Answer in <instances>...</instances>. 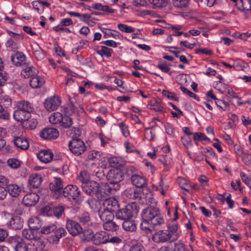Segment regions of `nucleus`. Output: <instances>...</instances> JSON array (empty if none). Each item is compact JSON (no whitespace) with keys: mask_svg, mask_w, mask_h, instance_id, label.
Returning a JSON list of instances; mask_svg holds the SVG:
<instances>
[{"mask_svg":"<svg viewBox=\"0 0 251 251\" xmlns=\"http://www.w3.org/2000/svg\"><path fill=\"white\" fill-rule=\"evenodd\" d=\"M11 60L13 64L16 66L23 67L27 62L26 61V56L22 52L17 51L11 56Z\"/></svg>","mask_w":251,"mask_h":251,"instance_id":"21","label":"nucleus"},{"mask_svg":"<svg viewBox=\"0 0 251 251\" xmlns=\"http://www.w3.org/2000/svg\"><path fill=\"white\" fill-rule=\"evenodd\" d=\"M12 136V141L17 148L23 150H26L28 149L29 143L27 138L23 135H13Z\"/></svg>","mask_w":251,"mask_h":251,"instance_id":"16","label":"nucleus"},{"mask_svg":"<svg viewBox=\"0 0 251 251\" xmlns=\"http://www.w3.org/2000/svg\"><path fill=\"white\" fill-rule=\"evenodd\" d=\"M124 171V174L127 177H132V175H136L135 174H134L136 171V169L132 166H129L125 167Z\"/></svg>","mask_w":251,"mask_h":251,"instance_id":"55","label":"nucleus"},{"mask_svg":"<svg viewBox=\"0 0 251 251\" xmlns=\"http://www.w3.org/2000/svg\"><path fill=\"white\" fill-rule=\"evenodd\" d=\"M37 156L41 162L48 163L52 159L53 155L50 150H42L39 152Z\"/></svg>","mask_w":251,"mask_h":251,"instance_id":"25","label":"nucleus"},{"mask_svg":"<svg viewBox=\"0 0 251 251\" xmlns=\"http://www.w3.org/2000/svg\"><path fill=\"white\" fill-rule=\"evenodd\" d=\"M173 251H189V250L183 243H176L175 244Z\"/></svg>","mask_w":251,"mask_h":251,"instance_id":"60","label":"nucleus"},{"mask_svg":"<svg viewBox=\"0 0 251 251\" xmlns=\"http://www.w3.org/2000/svg\"><path fill=\"white\" fill-rule=\"evenodd\" d=\"M30 242V247L32 248V250H36V251H41L44 250L45 247V243L42 239L36 237L33 240Z\"/></svg>","mask_w":251,"mask_h":251,"instance_id":"30","label":"nucleus"},{"mask_svg":"<svg viewBox=\"0 0 251 251\" xmlns=\"http://www.w3.org/2000/svg\"><path fill=\"white\" fill-rule=\"evenodd\" d=\"M139 212V206L135 202H130L126 205L124 207L119 208L115 213V217L117 219L123 221L131 219Z\"/></svg>","mask_w":251,"mask_h":251,"instance_id":"2","label":"nucleus"},{"mask_svg":"<svg viewBox=\"0 0 251 251\" xmlns=\"http://www.w3.org/2000/svg\"><path fill=\"white\" fill-rule=\"evenodd\" d=\"M102 203L97 201L96 199H90L87 201V202L90 207L95 210L96 208L94 207L93 205L95 204L96 205H100L101 206L104 207L107 210H110L113 213H116L118 208H119V204L118 201L113 198H106L103 200Z\"/></svg>","mask_w":251,"mask_h":251,"instance_id":"3","label":"nucleus"},{"mask_svg":"<svg viewBox=\"0 0 251 251\" xmlns=\"http://www.w3.org/2000/svg\"><path fill=\"white\" fill-rule=\"evenodd\" d=\"M69 147L71 152L75 155L82 154L86 149L83 141L77 138H73L70 141Z\"/></svg>","mask_w":251,"mask_h":251,"instance_id":"6","label":"nucleus"},{"mask_svg":"<svg viewBox=\"0 0 251 251\" xmlns=\"http://www.w3.org/2000/svg\"><path fill=\"white\" fill-rule=\"evenodd\" d=\"M238 9L244 12L246 18L250 17L251 11V0H240L236 4Z\"/></svg>","mask_w":251,"mask_h":251,"instance_id":"20","label":"nucleus"},{"mask_svg":"<svg viewBox=\"0 0 251 251\" xmlns=\"http://www.w3.org/2000/svg\"><path fill=\"white\" fill-rule=\"evenodd\" d=\"M53 213L55 217L60 218L64 212V207L62 205H58L54 207L53 209Z\"/></svg>","mask_w":251,"mask_h":251,"instance_id":"56","label":"nucleus"},{"mask_svg":"<svg viewBox=\"0 0 251 251\" xmlns=\"http://www.w3.org/2000/svg\"><path fill=\"white\" fill-rule=\"evenodd\" d=\"M118 27L121 31L126 33H132L135 30L132 27L123 24H118Z\"/></svg>","mask_w":251,"mask_h":251,"instance_id":"54","label":"nucleus"},{"mask_svg":"<svg viewBox=\"0 0 251 251\" xmlns=\"http://www.w3.org/2000/svg\"><path fill=\"white\" fill-rule=\"evenodd\" d=\"M129 251H145V250L141 244H136L132 245L130 247Z\"/></svg>","mask_w":251,"mask_h":251,"instance_id":"64","label":"nucleus"},{"mask_svg":"<svg viewBox=\"0 0 251 251\" xmlns=\"http://www.w3.org/2000/svg\"><path fill=\"white\" fill-rule=\"evenodd\" d=\"M125 195L129 198L137 200L140 204H144L145 201L148 197H145L144 194L140 190H134L131 188L126 189Z\"/></svg>","mask_w":251,"mask_h":251,"instance_id":"10","label":"nucleus"},{"mask_svg":"<svg viewBox=\"0 0 251 251\" xmlns=\"http://www.w3.org/2000/svg\"><path fill=\"white\" fill-rule=\"evenodd\" d=\"M39 196L36 193H31L25 195L23 199V203L26 206L34 205L39 201Z\"/></svg>","mask_w":251,"mask_h":251,"instance_id":"22","label":"nucleus"},{"mask_svg":"<svg viewBox=\"0 0 251 251\" xmlns=\"http://www.w3.org/2000/svg\"><path fill=\"white\" fill-rule=\"evenodd\" d=\"M103 224V228L107 231H116L118 228V226L112 221H105Z\"/></svg>","mask_w":251,"mask_h":251,"instance_id":"41","label":"nucleus"},{"mask_svg":"<svg viewBox=\"0 0 251 251\" xmlns=\"http://www.w3.org/2000/svg\"><path fill=\"white\" fill-rule=\"evenodd\" d=\"M145 204L148 206L144 208L141 213L143 223L140 225L142 230H150L149 227L144 226V224H148L153 226H160L164 223V219L160 213V210L156 206L155 200L151 197H148L145 201Z\"/></svg>","mask_w":251,"mask_h":251,"instance_id":"1","label":"nucleus"},{"mask_svg":"<svg viewBox=\"0 0 251 251\" xmlns=\"http://www.w3.org/2000/svg\"><path fill=\"white\" fill-rule=\"evenodd\" d=\"M9 184V179L4 176L0 175V187L7 188Z\"/></svg>","mask_w":251,"mask_h":251,"instance_id":"57","label":"nucleus"},{"mask_svg":"<svg viewBox=\"0 0 251 251\" xmlns=\"http://www.w3.org/2000/svg\"><path fill=\"white\" fill-rule=\"evenodd\" d=\"M8 75L5 71L0 72V86H3L8 79Z\"/></svg>","mask_w":251,"mask_h":251,"instance_id":"59","label":"nucleus"},{"mask_svg":"<svg viewBox=\"0 0 251 251\" xmlns=\"http://www.w3.org/2000/svg\"><path fill=\"white\" fill-rule=\"evenodd\" d=\"M22 187L16 184H10L7 187V193L13 197L19 196L22 191Z\"/></svg>","mask_w":251,"mask_h":251,"instance_id":"31","label":"nucleus"},{"mask_svg":"<svg viewBox=\"0 0 251 251\" xmlns=\"http://www.w3.org/2000/svg\"><path fill=\"white\" fill-rule=\"evenodd\" d=\"M100 157V153L99 151H92L88 155V159L91 160H98Z\"/></svg>","mask_w":251,"mask_h":251,"instance_id":"58","label":"nucleus"},{"mask_svg":"<svg viewBox=\"0 0 251 251\" xmlns=\"http://www.w3.org/2000/svg\"><path fill=\"white\" fill-rule=\"evenodd\" d=\"M131 181L132 184L137 187L143 188L147 185L146 179L139 175H132L131 177Z\"/></svg>","mask_w":251,"mask_h":251,"instance_id":"29","label":"nucleus"},{"mask_svg":"<svg viewBox=\"0 0 251 251\" xmlns=\"http://www.w3.org/2000/svg\"><path fill=\"white\" fill-rule=\"evenodd\" d=\"M39 135L44 139L54 140L58 137L59 132L55 128L48 127L43 129Z\"/></svg>","mask_w":251,"mask_h":251,"instance_id":"14","label":"nucleus"},{"mask_svg":"<svg viewBox=\"0 0 251 251\" xmlns=\"http://www.w3.org/2000/svg\"><path fill=\"white\" fill-rule=\"evenodd\" d=\"M123 173L119 170H110L106 176L109 183L117 190L120 188L119 183L123 179Z\"/></svg>","mask_w":251,"mask_h":251,"instance_id":"8","label":"nucleus"},{"mask_svg":"<svg viewBox=\"0 0 251 251\" xmlns=\"http://www.w3.org/2000/svg\"><path fill=\"white\" fill-rule=\"evenodd\" d=\"M31 116L30 114L26 113L25 112L20 110L17 108L13 113L14 119L18 122L23 123L25 121L29 118Z\"/></svg>","mask_w":251,"mask_h":251,"instance_id":"26","label":"nucleus"},{"mask_svg":"<svg viewBox=\"0 0 251 251\" xmlns=\"http://www.w3.org/2000/svg\"><path fill=\"white\" fill-rule=\"evenodd\" d=\"M54 233L55 237L59 240L62 237H64L67 234V232L64 228L62 227H56V229L54 231Z\"/></svg>","mask_w":251,"mask_h":251,"instance_id":"51","label":"nucleus"},{"mask_svg":"<svg viewBox=\"0 0 251 251\" xmlns=\"http://www.w3.org/2000/svg\"><path fill=\"white\" fill-rule=\"evenodd\" d=\"M189 4V0H173V5L177 8L184 9Z\"/></svg>","mask_w":251,"mask_h":251,"instance_id":"43","label":"nucleus"},{"mask_svg":"<svg viewBox=\"0 0 251 251\" xmlns=\"http://www.w3.org/2000/svg\"><path fill=\"white\" fill-rule=\"evenodd\" d=\"M56 225L55 224H50L41 227L40 232L41 234H49L54 232L56 229Z\"/></svg>","mask_w":251,"mask_h":251,"instance_id":"42","label":"nucleus"},{"mask_svg":"<svg viewBox=\"0 0 251 251\" xmlns=\"http://www.w3.org/2000/svg\"><path fill=\"white\" fill-rule=\"evenodd\" d=\"M215 103L222 110L226 111L227 110V108L228 107V104L227 102L222 101L221 100L217 99L215 101Z\"/></svg>","mask_w":251,"mask_h":251,"instance_id":"62","label":"nucleus"},{"mask_svg":"<svg viewBox=\"0 0 251 251\" xmlns=\"http://www.w3.org/2000/svg\"><path fill=\"white\" fill-rule=\"evenodd\" d=\"M63 120L62 114L58 112L52 113L49 117V121L52 124H60Z\"/></svg>","mask_w":251,"mask_h":251,"instance_id":"35","label":"nucleus"},{"mask_svg":"<svg viewBox=\"0 0 251 251\" xmlns=\"http://www.w3.org/2000/svg\"><path fill=\"white\" fill-rule=\"evenodd\" d=\"M154 8L165 7L168 3V0H149Z\"/></svg>","mask_w":251,"mask_h":251,"instance_id":"45","label":"nucleus"},{"mask_svg":"<svg viewBox=\"0 0 251 251\" xmlns=\"http://www.w3.org/2000/svg\"><path fill=\"white\" fill-rule=\"evenodd\" d=\"M117 190L112 185L107 183H99L97 197L100 200H104L114 191Z\"/></svg>","mask_w":251,"mask_h":251,"instance_id":"7","label":"nucleus"},{"mask_svg":"<svg viewBox=\"0 0 251 251\" xmlns=\"http://www.w3.org/2000/svg\"><path fill=\"white\" fill-rule=\"evenodd\" d=\"M89 175L86 171L81 172L78 176V180L82 183V184L88 183L89 181Z\"/></svg>","mask_w":251,"mask_h":251,"instance_id":"46","label":"nucleus"},{"mask_svg":"<svg viewBox=\"0 0 251 251\" xmlns=\"http://www.w3.org/2000/svg\"><path fill=\"white\" fill-rule=\"evenodd\" d=\"M120 158L117 157H112L108 159L110 165L113 168H118L121 167V163L119 162Z\"/></svg>","mask_w":251,"mask_h":251,"instance_id":"50","label":"nucleus"},{"mask_svg":"<svg viewBox=\"0 0 251 251\" xmlns=\"http://www.w3.org/2000/svg\"><path fill=\"white\" fill-rule=\"evenodd\" d=\"M61 125L65 127H69L73 124L72 119L68 116L63 117V120L61 122Z\"/></svg>","mask_w":251,"mask_h":251,"instance_id":"53","label":"nucleus"},{"mask_svg":"<svg viewBox=\"0 0 251 251\" xmlns=\"http://www.w3.org/2000/svg\"><path fill=\"white\" fill-rule=\"evenodd\" d=\"M50 190L54 192H60L63 187V181L59 177H54L50 183Z\"/></svg>","mask_w":251,"mask_h":251,"instance_id":"28","label":"nucleus"},{"mask_svg":"<svg viewBox=\"0 0 251 251\" xmlns=\"http://www.w3.org/2000/svg\"><path fill=\"white\" fill-rule=\"evenodd\" d=\"M169 65H168L166 62H161L157 65V68L164 73L169 74V75H172L173 72L170 71Z\"/></svg>","mask_w":251,"mask_h":251,"instance_id":"52","label":"nucleus"},{"mask_svg":"<svg viewBox=\"0 0 251 251\" xmlns=\"http://www.w3.org/2000/svg\"><path fill=\"white\" fill-rule=\"evenodd\" d=\"M98 213L100 219L103 222L113 220L114 217L113 212L106 209L100 205V208L98 209Z\"/></svg>","mask_w":251,"mask_h":251,"instance_id":"23","label":"nucleus"},{"mask_svg":"<svg viewBox=\"0 0 251 251\" xmlns=\"http://www.w3.org/2000/svg\"><path fill=\"white\" fill-rule=\"evenodd\" d=\"M28 225L29 227L34 230H38L42 227V222L37 217H33L28 220Z\"/></svg>","mask_w":251,"mask_h":251,"instance_id":"33","label":"nucleus"},{"mask_svg":"<svg viewBox=\"0 0 251 251\" xmlns=\"http://www.w3.org/2000/svg\"><path fill=\"white\" fill-rule=\"evenodd\" d=\"M17 108L28 114H30L34 110L32 103L26 100L18 101L17 103Z\"/></svg>","mask_w":251,"mask_h":251,"instance_id":"24","label":"nucleus"},{"mask_svg":"<svg viewBox=\"0 0 251 251\" xmlns=\"http://www.w3.org/2000/svg\"><path fill=\"white\" fill-rule=\"evenodd\" d=\"M8 34L11 36L6 42V46L11 50H17L20 47L19 39H23L24 36L21 34L14 33L11 31H7Z\"/></svg>","mask_w":251,"mask_h":251,"instance_id":"9","label":"nucleus"},{"mask_svg":"<svg viewBox=\"0 0 251 251\" xmlns=\"http://www.w3.org/2000/svg\"><path fill=\"white\" fill-rule=\"evenodd\" d=\"M77 220L82 225L87 224L91 221L90 214L87 212H83L77 216Z\"/></svg>","mask_w":251,"mask_h":251,"instance_id":"37","label":"nucleus"},{"mask_svg":"<svg viewBox=\"0 0 251 251\" xmlns=\"http://www.w3.org/2000/svg\"><path fill=\"white\" fill-rule=\"evenodd\" d=\"M122 226L124 229L127 231H134L136 229L134 222L130 219L124 220L122 224Z\"/></svg>","mask_w":251,"mask_h":251,"instance_id":"34","label":"nucleus"},{"mask_svg":"<svg viewBox=\"0 0 251 251\" xmlns=\"http://www.w3.org/2000/svg\"><path fill=\"white\" fill-rule=\"evenodd\" d=\"M3 215L7 220L6 224L8 227L13 230H20L24 225L23 220L19 216H13L12 214L7 212H4Z\"/></svg>","mask_w":251,"mask_h":251,"instance_id":"5","label":"nucleus"},{"mask_svg":"<svg viewBox=\"0 0 251 251\" xmlns=\"http://www.w3.org/2000/svg\"><path fill=\"white\" fill-rule=\"evenodd\" d=\"M8 241L14 246L15 251H29L32 250L30 242L26 243L20 236L16 235L11 236L8 238Z\"/></svg>","mask_w":251,"mask_h":251,"instance_id":"4","label":"nucleus"},{"mask_svg":"<svg viewBox=\"0 0 251 251\" xmlns=\"http://www.w3.org/2000/svg\"><path fill=\"white\" fill-rule=\"evenodd\" d=\"M12 104V100L7 95H1L0 96V105L2 107H8Z\"/></svg>","mask_w":251,"mask_h":251,"instance_id":"44","label":"nucleus"},{"mask_svg":"<svg viewBox=\"0 0 251 251\" xmlns=\"http://www.w3.org/2000/svg\"><path fill=\"white\" fill-rule=\"evenodd\" d=\"M80 191L76 185H69L63 190V195L68 200H76L79 197Z\"/></svg>","mask_w":251,"mask_h":251,"instance_id":"11","label":"nucleus"},{"mask_svg":"<svg viewBox=\"0 0 251 251\" xmlns=\"http://www.w3.org/2000/svg\"><path fill=\"white\" fill-rule=\"evenodd\" d=\"M172 237V234L167 230H159L152 237L153 240L156 243H163L168 241Z\"/></svg>","mask_w":251,"mask_h":251,"instance_id":"19","label":"nucleus"},{"mask_svg":"<svg viewBox=\"0 0 251 251\" xmlns=\"http://www.w3.org/2000/svg\"><path fill=\"white\" fill-rule=\"evenodd\" d=\"M168 231L170 232L171 234H172V238L173 240H176L178 238V234L176 233L177 231L178 227L177 225L174 224L168 226Z\"/></svg>","mask_w":251,"mask_h":251,"instance_id":"47","label":"nucleus"},{"mask_svg":"<svg viewBox=\"0 0 251 251\" xmlns=\"http://www.w3.org/2000/svg\"><path fill=\"white\" fill-rule=\"evenodd\" d=\"M65 227L69 233L72 236H76L81 233L82 228L80 225L75 221L68 219Z\"/></svg>","mask_w":251,"mask_h":251,"instance_id":"12","label":"nucleus"},{"mask_svg":"<svg viewBox=\"0 0 251 251\" xmlns=\"http://www.w3.org/2000/svg\"><path fill=\"white\" fill-rule=\"evenodd\" d=\"M37 124L36 119L30 117L22 123V126L25 128L33 129L36 127Z\"/></svg>","mask_w":251,"mask_h":251,"instance_id":"39","label":"nucleus"},{"mask_svg":"<svg viewBox=\"0 0 251 251\" xmlns=\"http://www.w3.org/2000/svg\"><path fill=\"white\" fill-rule=\"evenodd\" d=\"M61 102L60 97L54 96L45 100L44 103V107L48 111H52L57 108L60 105Z\"/></svg>","mask_w":251,"mask_h":251,"instance_id":"13","label":"nucleus"},{"mask_svg":"<svg viewBox=\"0 0 251 251\" xmlns=\"http://www.w3.org/2000/svg\"><path fill=\"white\" fill-rule=\"evenodd\" d=\"M81 186L82 190L87 195L92 196L95 195L97 197L99 183L95 181H90L87 183L81 184Z\"/></svg>","mask_w":251,"mask_h":251,"instance_id":"17","label":"nucleus"},{"mask_svg":"<svg viewBox=\"0 0 251 251\" xmlns=\"http://www.w3.org/2000/svg\"><path fill=\"white\" fill-rule=\"evenodd\" d=\"M45 79L43 77L37 75L30 78L29 84L33 88H37L42 86L45 83Z\"/></svg>","mask_w":251,"mask_h":251,"instance_id":"32","label":"nucleus"},{"mask_svg":"<svg viewBox=\"0 0 251 251\" xmlns=\"http://www.w3.org/2000/svg\"><path fill=\"white\" fill-rule=\"evenodd\" d=\"M22 67L21 75L25 78H31L38 75V70L30 62H27Z\"/></svg>","mask_w":251,"mask_h":251,"instance_id":"15","label":"nucleus"},{"mask_svg":"<svg viewBox=\"0 0 251 251\" xmlns=\"http://www.w3.org/2000/svg\"><path fill=\"white\" fill-rule=\"evenodd\" d=\"M82 235L81 236L82 240L86 242H93L94 234L91 229L82 230Z\"/></svg>","mask_w":251,"mask_h":251,"instance_id":"40","label":"nucleus"},{"mask_svg":"<svg viewBox=\"0 0 251 251\" xmlns=\"http://www.w3.org/2000/svg\"><path fill=\"white\" fill-rule=\"evenodd\" d=\"M42 180V177L39 174H32L29 178V184L30 188H37L41 184Z\"/></svg>","mask_w":251,"mask_h":251,"instance_id":"27","label":"nucleus"},{"mask_svg":"<svg viewBox=\"0 0 251 251\" xmlns=\"http://www.w3.org/2000/svg\"><path fill=\"white\" fill-rule=\"evenodd\" d=\"M108 233L103 230L98 231L94 234L92 243L96 246L107 243Z\"/></svg>","mask_w":251,"mask_h":251,"instance_id":"18","label":"nucleus"},{"mask_svg":"<svg viewBox=\"0 0 251 251\" xmlns=\"http://www.w3.org/2000/svg\"><path fill=\"white\" fill-rule=\"evenodd\" d=\"M8 165L12 169H17L21 166V161L16 158H10L7 161Z\"/></svg>","mask_w":251,"mask_h":251,"instance_id":"48","label":"nucleus"},{"mask_svg":"<svg viewBox=\"0 0 251 251\" xmlns=\"http://www.w3.org/2000/svg\"><path fill=\"white\" fill-rule=\"evenodd\" d=\"M9 112L0 105V119L7 120L9 118Z\"/></svg>","mask_w":251,"mask_h":251,"instance_id":"61","label":"nucleus"},{"mask_svg":"<svg viewBox=\"0 0 251 251\" xmlns=\"http://www.w3.org/2000/svg\"><path fill=\"white\" fill-rule=\"evenodd\" d=\"M101 50L98 51V53L101 56L105 55L107 57H109L111 56V52L112 51V49H109L106 46H101Z\"/></svg>","mask_w":251,"mask_h":251,"instance_id":"49","label":"nucleus"},{"mask_svg":"<svg viewBox=\"0 0 251 251\" xmlns=\"http://www.w3.org/2000/svg\"><path fill=\"white\" fill-rule=\"evenodd\" d=\"M148 108L154 110L155 111L159 112L163 111V107L161 105L160 101L153 99L151 100L150 103L147 106Z\"/></svg>","mask_w":251,"mask_h":251,"instance_id":"36","label":"nucleus"},{"mask_svg":"<svg viewBox=\"0 0 251 251\" xmlns=\"http://www.w3.org/2000/svg\"><path fill=\"white\" fill-rule=\"evenodd\" d=\"M240 176L243 181L249 187L251 188V178H250L244 173H241Z\"/></svg>","mask_w":251,"mask_h":251,"instance_id":"63","label":"nucleus"},{"mask_svg":"<svg viewBox=\"0 0 251 251\" xmlns=\"http://www.w3.org/2000/svg\"><path fill=\"white\" fill-rule=\"evenodd\" d=\"M33 230H34L30 227L28 229H23L22 231L23 237L29 240V242L32 241L37 237Z\"/></svg>","mask_w":251,"mask_h":251,"instance_id":"38","label":"nucleus"}]
</instances>
